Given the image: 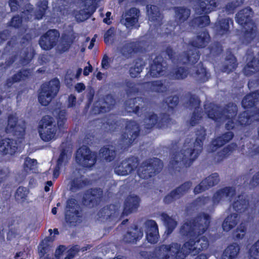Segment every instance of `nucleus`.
<instances>
[{
    "label": "nucleus",
    "instance_id": "a211bd4d",
    "mask_svg": "<svg viewBox=\"0 0 259 259\" xmlns=\"http://www.w3.org/2000/svg\"><path fill=\"white\" fill-rule=\"evenodd\" d=\"M234 192V190L231 188H225L218 190L212 197L213 203L218 204L221 201H230Z\"/></svg>",
    "mask_w": 259,
    "mask_h": 259
},
{
    "label": "nucleus",
    "instance_id": "ddd939ff",
    "mask_svg": "<svg viewBox=\"0 0 259 259\" xmlns=\"http://www.w3.org/2000/svg\"><path fill=\"white\" fill-rule=\"evenodd\" d=\"M18 149L17 142L12 139L4 138L0 141V153L4 154L13 155Z\"/></svg>",
    "mask_w": 259,
    "mask_h": 259
},
{
    "label": "nucleus",
    "instance_id": "ea45409f",
    "mask_svg": "<svg viewBox=\"0 0 259 259\" xmlns=\"http://www.w3.org/2000/svg\"><path fill=\"white\" fill-rule=\"evenodd\" d=\"M229 29V20L225 19L221 23L217 26L218 33L219 35H223L227 32Z\"/></svg>",
    "mask_w": 259,
    "mask_h": 259
},
{
    "label": "nucleus",
    "instance_id": "6e6d98bb",
    "mask_svg": "<svg viewBox=\"0 0 259 259\" xmlns=\"http://www.w3.org/2000/svg\"><path fill=\"white\" fill-rule=\"evenodd\" d=\"M114 34V29L110 28L104 34L105 42L107 44L110 42L111 38L112 37Z\"/></svg>",
    "mask_w": 259,
    "mask_h": 259
},
{
    "label": "nucleus",
    "instance_id": "7ed1b4c3",
    "mask_svg": "<svg viewBox=\"0 0 259 259\" xmlns=\"http://www.w3.org/2000/svg\"><path fill=\"white\" fill-rule=\"evenodd\" d=\"M38 133L41 139L48 142L57 138V127L53 117L49 116L44 117L39 122Z\"/></svg>",
    "mask_w": 259,
    "mask_h": 259
},
{
    "label": "nucleus",
    "instance_id": "f03ea898",
    "mask_svg": "<svg viewBox=\"0 0 259 259\" xmlns=\"http://www.w3.org/2000/svg\"><path fill=\"white\" fill-rule=\"evenodd\" d=\"M204 130L201 131V136L197 137L195 143L185 144L183 150L172 157L171 164H174V161L176 162H181L184 160L192 161L196 158L202 150V140L204 137Z\"/></svg>",
    "mask_w": 259,
    "mask_h": 259
},
{
    "label": "nucleus",
    "instance_id": "37998d69",
    "mask_svg": "<svg viewBox=\"0 0 259 259\" xmlns=\"http://www.w3.org/2000/svg\"><path fill=\"white\" fill-rule=\"evenodd\" d=\"M36 165L37 161L35 159L26 158L25 159L23 168L26 172H28L30 170L34 168Z\"/></svg>",
    "mask_w": 259,
    "mask_h": 259
},
{
    "label": "nucleus",
    "instance_id": "f257e3e1",
    "mask_svg": "<svg viewBox=\"0 0 259 259\" xmlns=\"http://www.w3.org/2000/svg\"><path fill=\"white\" fill-rule=\"evenodd\" d=\"M209 224V217L206 214L199 217L192 222L185 223L182 228L181 232L187 233L190 238L189 241H187L182 248L176 243L162 245L155 250L156 257L159 259H167L170 256L176 255L179 259H184L189 253L195 255L201 249L206 248L208 246L206 238L202 237L197 239V237L206 231Z\"/></svg>",
    "mask_w": 259,
    "mask_h": 259
},
{
    "label": "nucleus",
    "instance_id": "1a4fd4ad",
    "mask_svg": "<svg viewBox=\"0 0 259 259\" xmlns=\"http://www.w3.org/2000/svg\"><path fill=\"white\" fill-rule=\"evenodd\" d=\"M4 127L5 132L18 138H22L25 134L24 124L18 123V118L15 115L9 116L7 122Z\"/></svg>",
    "mask_w": 259,
    "mask_h": 259
},
{
    "label": "nucleus",
    "instance_id": "4be33fe9",
    "mask_svg": "<svg viewBox=\"0 0 259 259\" xmlns=\"http://www.w3.org/2000/svg\"><path fill=\"white\" fill-rule=\"evenodd\" d=\"M233 137V133L229 132L223 135V136L218 138L213 141L211 144V151H214L216 150L218 147L231 140Z\"/></svg>",
    "mask_w": 259,
    "mask_h": 259
},
{
    "label": "nucleus",
    "instance_id": "b1692460",
    "mask_svg": "<svg viewBox=\"0 0 259 259\" xmlns=\"http://www.w3.org/2000/svg\"><path fill=\"white\" fill-rule=\"evenodd\" d=\"M240 246L237 243H233L229 245L224 252V256L228 259H234L238 255Z\"/></svg>",
    "mask_w": 259,
    "mask_h": 259
},
{
    "label": "nucleus",
    "instance_id": "79ce46f5",
    "mask_svg": "<svg viewBox=\"0 0 259 259\" xmlns=\"http://www.w3.org/2000/svg\"><path fill=\"white\" fill-rule=\"evenodd\" d=\"M142 63L140 62H136L134 66L132 67L130 70V74L132 77H137L143 69Z\"/></svg>",
    "mask_w": 259,
    "mask_h": 259
},
{
    "label": "nucleus",
    "instance_id": "8fccbe9b",
    "mask_svg": "<svg viewBox=\"0 0 259 259\" xmlns=\"http://www.w3.org/2000/svg\"><path fill=\"white\" fill-rule=\"evenodd\" d=\"M248 254L249 257H255L259 255V239L250 248Z\"/></svg>",
    "mask_w": 259,
    "mask_h": 259
},
{
    "label": "nucleus",
    "instance_id": "f704fd0d",
    "mask_svg": "<svg viewBox=\"0 0 259 259\" xmlns=\"http://www.w3.org/2000/svg\"><path fill=\"white\" fill-rule=\"evenodd\" d=\"M237 146L235 144H231L226 147L224 148L220 152L218 153V160H222L224 158L227 157L230 154L233 150H234Z\"/></svg>",
    "mask_w": 259,
    "mask_h": 259
},
{
    "label": "nucleus",
    "instance_id": "052dcab7",
    "mask_svg": "<svg viewBox=\"0 0 259 259\" xmlns=\"http://www.w3.org/2000/svg\"><path fill=\"white\" fill-rule=\"evenodd\" d=\"M152 90L156 92H162V85L160 81H156L152 83Z\"/></svg>",
    "mask_w": 259,
    "mask_h": 259
},
{
    "label": "nucleus",
    "instance_id": "f8f14e48",
    "mask_svg": "<svg viewBox=\"0 0 259 259\" xmlns=\"http://www.w3.org/2000/svg\"><path fill=\"white\" fill-rule=\"evenodd\" d=\"M59 36L56 30H50L42 36L39 40V45L42 49L46 50L51 49L55 45Z\"/></svg>",
    "mask_w": 259,
    "mask_h": 259
},
{
    "label": "nucleus",
    "instance_id": "5701e85b",
    "mask_svg": "<svg viewBox=\"0 0 259 259\" xmlns=\"http://www.w3.org/2000/svg\"><path fill=\"white\" fill-rule=\"evenodd\" d=\"M147 10L149 19L151 22H157V23L160 22L161 17L156 6L148 5L147 6Z\"/></svg>",
    "mask_w": 259,
    "mask_h": 259
},
{
    "label": "nucleus",
    "instance_id": "680f3d73",
    "mask_svg": "<svg viewBox=\"0 0 259 259\" xmlns=\"http://www.w3.org/2000/svg\"><path fill=\"white\" fill-rule=\"evenodd\" d=\"M109 58L108 57L105 55L102 61V66L104 69H107L109 67Z\"/></svg>",
    "mask_w": 259,
    "mask_h": 259
},
{
    "label": "nucleus",
    "instance_id": "aec40b11",
    "mask_svg": "<svg viewBox=\"0 0 259 259\" xmlns=\"http://www.w3.org/2000/svg\"><path fill=\"white\" fill-rule=\"evenodd\" d=\"M139 199L136 196H130L125 200L123 213L126 215L136 210L138 207Z\"/></svg>",
    "mask_w": 259,
    "mask_h": 259
},
{
    "label": "nucleus",
    "instance_id": "bb28decb",
    "mask_svg": "<svg viewBox=\"0 0 259 259\" xmlns=\"http://www.w3.org/2000/svg\"><path fill=\"white\" fill-rule=\"evenodd\" d=\"M216 6V0H200L199 3L200 8L205 13L212 11Z\"/></svg>",
    "mask_w": 259,
    "mask_h": 259
},
{
    "label": "nucleus",
    "instance_id": "a18cd8bd",
    "mask_svg": "<svg viewBox=\"0 0 259 259\" xmlns=\"http://www.w3.org/2000/svg\"><path fill=\"white\" fill-rule=\"evenodd\" d=\"M246 228L244 225L240 224L236 229L235 237L237 239H242L246 234Z\"/></svg>",
    "mask_w": 259,
    "mask_h": 259
},
{
    "label": "nucleus",
    "instance_id": "69168bd1",
    "mask_svg": "<svg viewBox=\"0 0 259 259\" xmlns=\"http://www.w3.org/2000/svg\"><path fill=\"white\" fill-rule=\"evenodd\" d=\"M134 44L130 43L127 44V46H126V47H124L123 49V53L126 54L127 53H131L134 50V49L132 48Z\"/></svg>",
    "mask_w": 259,
    "mask_h": 259
},
{
    "label": "nucleus",
    "instance_id": "cd10ccee",
    "mask_svg": "<svg viewBox=\"0 0 259 259\" xmlns=\"http://www.w3.org/2000/svg\"><path fill=\"white\" fill-rule=\"evenodd\" d=\"M89 183L87 179L82 176L77 177L74 178L71 184V189L72 191L83 188Z\"/></svg>",
    "mask_w": 259,
    "mask_h": 259
},
{
    "label": "nucleus",
    "instance_id": "2f4dec72",
    "mask_svg": "<svg viewBox=\"0 0 259 259\" xmlns=\"http://www.w3.org/2000/svg\"><path fill=\"white\" fill-rule=\"evenodd\" d=\"M190 14V12L189 9L182 8H178L176 9V19L180 22L186 20Z\"/></svg>",
    "mask_w": 259,
    "mask_h": 259
},
{
    "label": "nucleus",
    "instance_id": "864d4df0",
    "mask_svg": "<svg viewBox=\"0 0 259 259\" xmlns=\"http://www.w3.org/2000/svg\"><path fill=\"white\" fill-rule=\"evenodd\" d=\"M199 57V56L196 51L195 52H193L192 53V56L189 58H184L182 59V62L183 63H186L187 61H189L192 63H194L196 62L198 59Z\"/></svg>",
    "mask_w": 259,
    "mask_h": 259
},
{
    "label": "nucleus",
    "instance_id": "0eeeda50",
    "mask_svg": "<svg viewBox=\"0 0 259 259\" xmlns=\"http://www.w3.org/2000/svg\"><path fill=\"white\" fill-rule=\"evenodd\" d=\"M162 167V162L160 160L157 158L152 159L149 162L144 163L139 167L138 175L142 178L147 179L159 172Z\"/></svg>",
    "mask_w": 259,
    "mask_h": 259
},
{
    "label": "nucleus",
    "instance_id": "6ab92c4d",
    "mask_svg": "<svg viewBox=\"0 0 259 259\" xmlns=\"http://www.w3.org/2000/svg\"><path fill=\"white\" fill-rule=\"evenodd\" d=\"M239 221V217L237 213L228 215L222 224V228L224 231L228 232L234 228Z\"/></svg>",
    "mask_w": 259,
    "mask_h": 259
},
{
    "label": "nucleus",
    "instance_id": "dca6fc26",
    "mask_svg": "<svg viewBox=\"0 0 259 259\" xmlns=\"http://www.w3.org/2000/svg\"><path fill=\"white\" fill-rule=\"evenodd\" d=\"M139 11L135 8L131 9L125 15L123 23L127 28H137L138 25Z\"/></svg>",
    "mask_w": 259,
    "mask_h": 259
},
{
    "label": "nucleus",
    "instance_id": "c03bdc74",
    "mask_svg": "<svg viewBox=\"0 0 259 259\" xmlns=\"http://www.w3.org/2000/svg\"><path fill=\"white\" fill-rule=\"evenodd\" d=\"M157 121V116L153 114H149L148 117L145 119V123L147 128H150L155 125Z\"/></svg>",
    "mask_w": 259,
    "mask_h": 259
},
{
    "label": "nucleus",
    "instance_id": "0e129e2a",
    "mask_svg": "<svg viewBox=\"0 0 259 259\" xmlns=\"http://www.w3.org/2000/svg\"><path fill=\"white\" fill-rule=\"evenodd\" d=\"M76 102V98L73 95H70L68 97V107H72L74 106Z\"/></svg>",
    "mask_w": 259,
    "mask_h": 259
},
{
    "label": "nucleus",
    "instance_id": "20e7f679",
    "mask_svg": "<svg viewBox=\"0 0 259 259\" xmlns=\"http://www.w3.org/2000/svg\"><path fill=\"white\" fill-rule=\"evenodd\" d=\"M237 108L236 105L231 104L228 106L223 115L220 109L217 106H213L211 111L207 110L208 116L214 120L220 121L225 117L227 122L226 124V127L228 130L233 128L235 126V123L233 121V117L236 115Z\"/></svg>",
    "mask_w": 259,
    "mask_h": 259
},
{
    "label": "nucleus",
    "instance_id": "4468645a",
    "mask_svg": "<svg viewBox=\"0 0 259 259\" xmlns=\"http://www.w3.org/2000/svg\"><path fill=\"white\" fill-rule=\"evenodd\" d=\"M219 182V175L217 173L212 174L202 181L198 185L195 187L194 192L195 193H199L210 187L216 185Z\"/></svg>",
    "mask_w": 259,
    "mask_h": 259
},
{
    "label": "nucleus",
    "instance_id": "3c124183",
    "mask_svg": "<svg viewBox=\"0 0 259 259\" xmlns=\"http://www.w3.org/2000/svg\"><path fill=\"white\" fill-rule=\"evenodd\" d=\"M48 2L47 1H44L41 3L39 7V12H37L36 14V17L37 19H41L45 11L47 8Z\"/></svg>",
    "mask_w": 259,
    "mask_h": 259
},
{
    "label": "nucleus",
    "instance_id": "6e6552de",
    "mask_svg": "<svg viewBox=\"0 0 259 259\" xmlns=\"http://www.w3.org/2000/svg\"><path fill=\"white\" fill-rule=\"evenodd\" d=\"M76 161L82 166L90 167L95 164L96 155L88 147L82 146L77 151Z\"/></svg>",
    "mask_w": 259,
    "mask_h": 259
},
{
    "label": "nucleus",
    "instance_id": "e433bc0d",
    "mask_svg": "<svg viewBox=\"0 0 259 259\" xmlns=\"http://www.w3.org/2000/svg\"><path fill=\"white\" fill-rule=\"evenodd\" d=\"M29 191L24 187H19L15 194L16 199L19 202H23L26 199Z\"/></svg>",
    "mask_w": 259,
    "mask_h": 259
},
{
    "label": "nucleus",
    "instance_id": "774afa93",
    "mask_svg": "<svg viewBox=\"0 0 259 259\" xmlns=\"http://www.w3.org/2000/svg\"><path fill=\"white\" fill-rule=\"evenodd\" d=\"M253 69V70H254V69L252 67V63L251 64H248L247 65V66H246L245 68H244V73L246 75H250V72H253V70H252L251 69Z\"/></svg>",
    "mask_w": 259,
    "mask_h": 259
},
{
    "label": "nucleus",
    "instance_id": "de8ad7c7",
    "mask_svg": "<svg viewBox=\"0 0 259 259\" xmlns=\"http://www.w3.org/2000/svg\"><path fill=\"white\" fill-rule=\"evenodd\" d=\"M188 71L184 68L180 67L175 70L174 76L176 79H183L187 77Z\"/></svg>",
    "mask_w": 259,
    "mask_h": 259
},
{
    "label": "nucleus",
    "instance_id": "c756f323",
    "mask_svg": "<svg viewBox=\"0 0 259 259\" xmlns=\"http://www.w3.org/2000/svg\"><path fill=\"white\" fill-rule=\"evenodd\" d=\"M100 156L103 157L106 161L110 162L113 160L115 156V152L112 147L111 148H103L100 150Z\"/></svg>",
    "mask_w": 259,
    "mask_h": 259
},
{
    "label": "nucleus",
    "instance_id": "2eb2a0df",
    "mask_svg": "<svg viewBox=\"0 0 259 259\" xmlns=\"http://www.w3.org/2000/svg\"><path fill=\"white\" fill-rule=\"evenodd\" d=\"M146 238L149 242L156 243L159 238L158 227L156 222L152 220L148 221L146 223Z\"/></svg>",
    "mask_w": 259,
    "mask_h": 259
},
{
    "label": "nucleus",
    "instance_id": "13d9d810",
    "mask_svg": "<svg viewBox=\"0 0 259 259\" xmlns=\"http://www.w3.org/2000/svg\"><path fill=\"white\" fill-rule=\"evenodd\" d=\"M250 185L251 187H256L259 185V172L255 174L252 177L250 182Z\"/></svg>",
    "mask_w": 259,
    "mask_h": 259
},
{
    "label": "nucleus",
    "instance_id": "4d7b16f0",
    "mask_svg": "<svg viewBox=\"0 0 259 259\" xmlns=\"http://www.w3.org/2000/svg\"><path fill=\"white\" fill-rule=\"evenodd\" d=\"M201 116H200V113L198 112L193 114L190 119V124L191 125L193 126L196 123H198L199 121L201 119Z\"/></svg>",
    "mask_w": 259,
    "mask_h": 259
},
{
    "label": "nucleus",
    "instance_id": "393cba45",
    "mask_svg": "<svg viewBox=\"0 0 259 259\" xmlns=\"http://www.w3.org/2000/svg\"><path fill=\"white\" fill-rule=\"evenodd\" d=\"M143 234L141 230L135 229L132 232L128 233L124 237V241L128 243H136L141 239Z\"/></svg>",
    "mask_w": 259,
    "mask_h": 259
},
{
    "label": "nucleus",
    "instance_id": "4c0bfd02",
    "mask_svg": "<svg viewBox=\"0 0 259 259\" xmlns=\"http://www.w3.org/2000/svg\"><path fill=\"white\" fill-rule=\"evenodd\" d=\"M236 66V59L233 56H231L229 59L225 61L223 70L224 72L229 73L233 70Z\"/></svg>",
    "mask_w": 259,
    "mask_h": 259
},
{
    "label": "nucleus",
    "instance_id": "603ef678",
    "mask_svg": "<svg viewBox=\"0 0 259 259\" xmlns=\"http://www.w3.org/2000/svg\"><path fill=\"white\" fill-rule=\"evenodd\" d=\"M250 117H248L247 111L244 112L239 117V122L242 125H246L250 122Z\"/></svg>",
    "mask_w": 259,
    "mask_h": 259
},
{
    "label": "nucleus",
    "instance_id": "49530a36",
    "mask_svg": "<svg viewBox=\"0 0 259 259\" xmlns=\"http://www.w3.org/2000/svg\"><path fill=\"white\" fill-rule=\"evenodd\" d=\"M90 16L89 12L84 9L80 10L75 13V17L78 21H83Z\"/></svg>",
    "mask_w": 259,
    "mask_h": 259
},
{
    "label": "nucleus",
    "instance_id": "a19ab883",
    "mask_svg": "<svg viewBox=\"0 0 259 259\" xmlns=\"http://www.w3.org/2000/svg\"><path fill=\"white\" fill-rule=\"evenodd\" d=\"M68 157L67 155L64 152H62L58 159L57 165L54 170L53 176L56 179L59 175L60 165L65 160H67Z\"/></svg>",
    "mask_w": 259,
    "mask_h": 259
},
{
    "label": "nucleus",
    "instance_id": "9b49d317",
    "mask_svg": "<svg viewBox=\"0 0 259 259\" xmlns=\"http://www.w3.org/2000/svg\"><path fill=\"white\" fill-rule=\"evenodd\" d=\"M137 160L133 158L122 160L115 166L114 171L118 175L126 176L137 167Z\"/></svg>",
    "mask_w": 259,
    "mask_h": 259
},
{
    "label": "nucleus",
    "instance_id": "7c9ffc66",
    "mask_svg": "<svg viewBox=\"0 0 259 259\" xmlns=\"http://www.w3.org/2000/svg\"><path fill=\"white\" fill-rule=\"evenodd\" d=\"M161 219L164 222L167 227V233L170 234L177 226V222L165 213L161 215Z\"/></svg>",
    "mask_w": 259,
    "mask_h": 259
},
{
    "label": "nucleus",
    "instance_id": "338daca9",
    "mask_svg": "<svg viewBox=\"0 0 259 259\" xmlns=\"http://www.w3.org/2000/svg\"><path fill=\"white\" fill-rule=\"evenodd\" d=\"M75 89L77 92L80 93L85 90V86L82 83H77L75 86Z\"/></svg>",
    "mask_w": 259,
    "mask_h": 259
},
{
    "label": "nucleus",
    "instance_id": "9d476101",
    "mask_svg": "<svg viewBox=\"0 0 259 259\" xmlns=\"http://www.w3.org/2000/svg\"><path fill=\"white\" fill-rule=\"evenodd\" d=\"M139 132V127L135 121L129 122L121 136V140L123 144L129 146L137 138Z\"/></svg>",
    "mask_w": 259,
    "mask_h": 259
},
{
    "label": "nucleus",
    "instance_id": "412c9836",
    "mask_svg": "<svg viewBox=\"0 0 259 259\" xmlns=\"http://www.w3.org/2000/svg\"><path fill=\"white\" fill-rule=\"evenodd\" d=\"M30 12L27 10L26 12L22 13L21 18L19 16L14 17L11 21V25L14 27L19 28L21 26L23 27V29H25L24 22L26 21L27 19H29L31 18V15L30 14Z\"/></svg>",
    "mask_w": 259,
    "mask_h": 259
},
{
    "label": "nucleus",
    "instance_id": "c85d7f7f",
    "mask_svg": "<svg viewBox=\"0 0 259 259\" xmlns=\"http://www.w3.org/2000/svg\"><path fill=\"white\" fill-rule=\"evenodd\" d=\"M164 70L165 67L161 63H157L156 61L154 60L151 66L150 75L153 77H158L163 74Z\"/></svg>",
    "mask_w": 259,
    "mask_h": 259
},
{
    "label": "nucleus",
    "instance_id": "f3484780",
    "mask_svg": "<svg viewBox=\"0 0 259 259\" xmlns=\"http://www.w3.org/2000/svg\"><path fill=\"white\" fill-rule=\"evenodd\" d=\"M77 208L75 200L71 199L67 201L65 211V219L67 222L72 223L76 221L78 217Z\"/></svg>",
    "mask_w": 259,
    "mask_h": 259
},
{
    "label": "nucleus",
    "instance_id": "e2e57ef3",
    "mask_svg": "<svg viewBox=\"0 0 259 259\" xmlns=\"http://www.w3.org/2000/svg\"><path fill=\"white\" fill-rule=\"evenodd\" d=\"M243 3L242 0H236L235 2L232 3L230 5H229L227 6V8L230 9H234L239 6H240L241 4Z\"/></svg>",
    "mask_w": 259,
    "mask_h": 259
},
{
    "label": "nucleus",
    "instance_id": "423d86ee",
    "mask_svg": "<svg viewBox=\"0 0 259 259\" xmlns=\"http://www.w3.org/2000/svg\"><path fill=\"white\" fill-rule=\"evenodd\" d=\"M252 15L250 8L243 9L236 15V21L239 24L243 26L242 31L244 32L246 37H253L254 36V33L253 32L254 25L250 19Z\"/></svg>",
    "mask_w": 259,
    "mask_h": 259
},
{
    "label": "nucleus",
    "instance_id": "39448f33",
    "mask_svg": "<svg viewBox=\"0 0 259 259\" xmlns=\"http://www.w3.org/2000/svg\"><path fill=\"white\" fill-rule=\"evenodd\" d=\"M59 80L54 79L42 85L38 96V101L42 105H48L56 96L59 90Z\"/></svg>",
    "mask_w": 259,
    "mask_h": 259
},
{
    "label": "nucleus",
    "instance_id": "473e14b6",
    "mask_svg": "<svg viewBox=\"0 0 259 259\" xmlns=\"http://www.w3.org/2000/svg\"><path fill=\"white\" fill-rule=\"evenodd\" d=\"M208 40V34L206 32H203L193 42V45L198 48L204 47L206 45Z\"/></svg>",
    "mask_w": 259,
    "mask_h": 259
},
{
    "label": "nucleus",
    "instance_id": "5fc2aeb1",
    "mask_svg": "<svg viewBox=\"0 0 259 259\" xmlns=\"http://www.w3.org/2000/svg\"><path fill=\"white\" fill-rule=\"evenodd\" d=\"M195 21L198 22L199 25L202 27L208 25L210 22L209 18L207 16L200 17L197 18Z\"/></svg>",
    "mask_w": 259,
    "mask_h": 259
},
{
    "label": "nucleus",
    "instance_id": "58836bf2",
    "mask_svg": "<svg viewBox=\"0 0 259 259\" xmlns=\"http://www.w3.org/2000/svg\"><path fill=\"white\" fill-rule=\"evenodd\" d=\"M256 94L254 93L247 95L242 100V106L244 108L252 107L254 104V98L256 97Z\"/></svg>",
    "mask_w": 259,
    "mask_h": 259
},
{
    "label": "nucleus",
    "instance_id": "72a5a7b5",
    "mask_svg": "<svg viewBox=\"0 0 259 259\" xmlns=\"http://www.w3.org/2000/svg\"><path fill=\"white\" fill-rule=\"evenodd\" d=\"M116 215L117 211L114 205H110L109 207H104L99 213L100 217H103L105 219Z\"/></svg>",
    "mask_w": 259,
    "mask_h": 259
},
{
    "label": "nucleus",
    "instance_id": "09e8293b",
    "mask_svg": "<svg viewBox=\"0 0 259 259\" xmlns=\"http://www.w3.org/2000/svg\"><path fill=\"white\" fill-rule=\"evenodd\" d=\"M56 113H57V118L58 126L60 127L63 126L66 121L65 110H60L59 112H58V111L56 110Z\"/></svg>",
    "mask_w": 259,
    "mask_h": 259
},
{
    "label": "nucleus",
    "instance_id": "a878e982",
    "mask_svg": "<svg viewBox=\"0 0 259 259\" xmlns=\"http://www.w3.org/2000/svg\"><path fill=\"white\" fill-rule=\"evenodd\" d=\"M248 205V202L243 196H240L234 201L232 207L236 211L243 212L247 208Z\"/></svg>",
    "mask_w": 259,
    "mask_h": 259
},
{
    "label": "nucleus",
    "instance_id": "bf43d9fd",
    "mask_svg": "<svg viewBox=\"0 0 259 259\" xmlns=\"http://www.w3.org/2000/svg\"><path fill=\"white\" fill-rule=\"evenodd\" d=\"M30 72L29 71L24 70L22 72H21L20 73L17 74L15 76L14 81H18L21 79H23V77H22V75L24 76H27L28 74H29Z\"/></svg>",
    "mask_w": 259,
    "mask_h": 259
},
{
    "label": "nucleus",
    "instance_id": "c9c22d12",
    "mask_svg": "<svg viewBox=\"0 0 259 259\" xmlns=\"http://www.w3.org/2000/svg\"><path fill=\"white\" fill-rule=\"evenodd\" d=\"M190 188L189 184H185L180 187L177 188L176 190L172 191L169 196H167L165 197V199H169L170 197L176 198L179 197V195H182L185 192H186Z\"/></svg>",
    "mask_w": 259,
    "mask_h": 259
}]
</instances>
